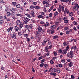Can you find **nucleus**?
Listing matches in <instances>:
<instances>
[{
  "label": "nucleus",
  "instance_id": "obj_51",
  "mask_svg": "<svg viewBox=\"0 0 79 79\" xmlns=\"http://www.w3.org/2000/svg\"><path fill=\"white\" fill-rule=\"evenodd\" d=\"M49 31L51 34H53L54 33V31L49 30Z\"/></svg>",
  "mask_w": 79,
  "mask_h": 79
},
{
  "label": "nucleus",
  "instance_id": "obj_37",
  "mask_svg": "<svg viewBox=\"0 0 79 79\" xmlns=\"http://www.w3.org/2000/svg\"><path fill=\"white\" fill-rule=\"evenodd\" d=\"M12 10H13V11H14V12L17 11V10H18V9H17L15 8H12Z\"/></svg>",
  "mask_w": 79,
  "mask_h": 79
},
{
  "label": "nucleus",
  "instance_id": "obj_50",
  "mask_svg": "<svg viewBox=\"0 0 79 79\" xmlns=\"http://www.w3.org/2000/svg\"><path fill=\"white\" fill-rule=\"evenodd\" d=\"M57 71L58 73H60L61 72V70L60 69H59Z\"/></svg>",
  "mask_w": 79,
  "mask_h": 79
},
{
  "label": "nucleus",
  "instance_id": "obj_33",
  "mask_svg": "<svg viewBox=\"0 0 79 79\" xmlns=\"http://www.w3.org/2000/svg\"><path fill=\"white\" fill-rule=\"evenodd\" d=\"M64 29L65 31H69V27H64Z\"/></svg>",
  "mask_w": 79,
  "mask_h": 79
},
{
  "label": "nucleus",
  "instance_id": "obj_23",
  "mask_svg": "<svg viewBox=\"0 0 79 79\" xmlns=\"http://www.w3.org/2000/svg\"><path fill=\"white\" fill-rule=\"evenodd\" d=\"M14 29L16 31H18V30H19V28H18V27L17 26H15V27Z\"/></svg>",
  "mask_w": 79,
  "mask_h": 79
},
{
  "label": "nucleus",
  "instance_id": "obj_27",
  "mask_svg": "<svg viewBox=\"0 0 79 79\" xmlns=\"http://www.w3.org/2000/svg\"><path fill=\"white\" fill-rule=\"evenodd\" d=\"M56 69L55 68L52 69V73H55L56 71Z\"/></svg>",
  "mask_w": 79,
  "mask_h": 79
},
{
  "label": "nucleus",
  "instance_id": "obj_5",
  "mask_svg": "<svg viewBox=\"0 0 79 79\" xmlns=\"http://www.w3.org/2000/svg\"><path fill=\"white\" fill-rule=\"evenodd\" d=\"M61 10L62 11H64V6H62L61 5H60L59 6L58 11L59 12H60L61 11Z\"/></svg>",
  "mask_w": 79,
  "mask_h": 79
},
{
  "label": "nucleus",
  "instance_id": "obj_19",
  "mask_svg": "<svg viewBox=\"0 0 79 79\" xmlns=\"http://www.w3.org/2000/svg\"><path fill=\"white\" fill-rule=\"evenodd\" d=\"M55 27H56V26H55V25H52L51 27L50 28L51 29L53 30V29H55Z\"/></svg>",
  "mask_w": 79,
  "mask_h": 79
},
{
  "label": "nucleus",
  "instance_id": "obj_24",
  "mask_svg": "<svg viewBox=\"0 0 79 79\" xmlns=\"http://www.w3.org/2000/svg\"><path fill=\"white\" fill-rule=\"evenodd\" d=\"M75 6L77 10L79 9V5H78V4H77V3L75 5Z\"/></svg>",
  "mask_w": 79,
  "mask_h": 79
},
{
  "label": "nucleus",
  "instance_id": "obj_42",
  "mask_svg": "<svg viewBox=\"0 0 79 79\" xmlns=\"http://www.w3.org/2000/svg\"><path fill=\"white\" fill-rule=\"evenodd\" d=\"M53 54H54V56H56L57 55V52L55 51L53 52Z\"/></svg>",
  "mask_w": 79,
  "mask_h": 79
},
{
  "label": "nucleus",
  "instance_id": "obj_56",
  "mask_svg": "<svg viewBox=\"0 0 79 79\" xmlns=\"http://www.w3.org/2000/svg\"><path fill=\"white\" fill-rule=\"evenodd\" d=\"M8 8L7 7H6L5 11H6V12H8Z\"/></svg>",
  "mask_w": 79,
  "mask_h": 79
},
{
  "label": "nucleus",
  "instance_id": "obj_9",
  "mask_svg": "<svg viewBox=\"0 0 79 79\" xmlns=\"http://www.w3.org/2000/svg\"><path fill=\"white\" fill-rule=\"evenodd\" d=\"M37 17L39 19H40V18H42L43 19H45V17L44 16L42 15H39Z\"/></svg>",
  "mask_w": 79,
  "mask_h": 79
},
{
  "label": "nucleus",
  "instance_id": "obj_21",
  "mask_svg": "<svg viewBox=\"0 0 79 79\" xmlns=\"http://www.w3.org/2000/svg\"><path fill=\"white\" fill-rule=\"evenodd\" d=\"M61 19H57L56 21V23H61Z\"/></svg>",
  "mask_w": 79,
  "mask_h": 79
},
{
  "label": "nucleus",
  "instance_id": "obj_8",
  "mask_svg": "<svg viewBox=\"0 0 79 79\" xmlns=\"http://www.w3.org/2000/svg\"><path fill=\"white\" fill-rule=\"evenodd\" d=\"M25 27L26 29H31L32 27V24H30V25H25Z\"/></svg>",
  "mask_w": 79,
  "mask_h": 79
},
{
  "label": "nucleus",
  "instance_id": "obj_64",
  "mask_svg": "<svg viewBox=\"0 0 79 79\" xmlns=\"http://www.w3.org/2000/svg\"><path fill=\"white\" fill-rule=\"evenodd\" d=\"M73 30H74V31H77V28H76V27H73Z\"/></svg>",
  "mask_w": 79,
  "mask_h": 79
},
{
  "label": "nucleus",
  "instance_id": "obj_44",
  "mask_svg": "<svg viewBox=\"0 0 79 79\" xmlns=\"http://www.w3.org/2000/svg\"><path fill=\"white\" fill-rule=\"evenodd\" d=\"M50 6V5L49 4V3H48V2L46 3V6H45L46 7H48V6Z\"/></svg>",
  "mask_w": 79,
  "mask_h": 79
},
{
  "label": "nucleus",
  "instance_id": "obj_45",
  "mask_svg": "<svg viewBox=\"0 0 79 79\" xmlns=\"http://www.w3.org/2000/svg\"><path fill=\"white\" fill-rule=\"evenodd\" d=\"M43 58V56H41L40 57H39L38 59V60H40L41 59H42V58Z\"/></svg>",
  "mask_w": 79,
  "mask_h": 79
},
{
  "label": "nucleus",
  "instance_id": "obj_35",
  "mask_svg": "<svg viewBox=\"0 0 79 79\" xmlns=\"http://www.w3.org/2000/svg\"><path fill=\"white\" fill-rule=\"evenodd\" d=\"M16 7L17 8H19L21 7V5L20 4H18L16 5Z\"/></svg>",
  "mask_w": 79,
  "mask_h": 79
},
{
  "label": "nucleus",
  "instance_id": "obj_43",
  "mask_svg": "<svg viewBox=\"0 0 79 79\" xmlns=\"http://www.w3.org/2000/svg\"><path fill=\"white\" fill-rule=\"evenodd\" d=\"M18 35H19V36H21L22 35V33H21V32H18Z\"/></svg>",
  "mask_w": 79,
  "mask_h": 79
},
{
  "label": "nucleus",
  "instance_id": "obj_25",
  "mask_svg": "<svg viewBox=\"0 0 79 79\" xmlns=\"http://www.w3.org/2000/svg\"><path fill=\"white\" fill-rule=\"evenodd\" d=\"M34 8L36 10H39V9H40V7H39L37 6H35Z\"/></svg>",
  "mask_w": 79,
  "mask_h": 79
},
{
  "label": "nucleus",
  "instance_id": "obj_26",
  "mask_svg": "<svg viewBox=\"0 0 79 79\" xmlns=\"http://www.w3.org/2000/svg\"><path fill=\"white\" fill-rule=\"evenodd\" d=\"M16 15L17 16H19V17H22V16H23L22 14L18 13H17Z\"/></svg>",
  "mask_w": 79,
  "mask_h": 79
},
{
  "label": "nucleus",
  "instance_id": "obj_60",
  "mask_svg": "<svg viewBox=\"0 0 79 79\" xmlns=\"http://www.w3.org/2000/svg\"><path fill=\"white\" fill-rule=\"evenodd\" d=\"M48 48L46 47L45 48V52H48Z\"/></svg>",
  "mask_w": 79,
  "mask_h": 79
},
{
  "label": "nucleus",
  "instance_id": "obj_10",
  "mask_svg": "<svg viewBox=\"0 0 79 79\" xmlns=\"http://www.w3.org/2000/svg\"><path fill=\"white\" fill-rule=\"evenodd\" d=\"M73 30L71 29H70L69 31L67 30V31H66L65 32L66 34L68 35V34H70V32H72Z\"/></svg>",
  "mask_w": 79,
  "mask_h": 79
},
{
  "label": "nucleus",
  "instance_id": "obj_38",
  "mask_svg": "<svg viewBox=\"0 0 79 79\" xmlns=\"http://www.w3.org/2000/svg\"><path fill=\"white\" fill-rule=\"evenodd\" d=\"M44 66L45 69H47V68H48V64H44Z\"/></svg>",
  "mask_w": 79,
  "mask_h": 79
},
{
  "label": "nucleus",
  "instance_id": "obj_52",
  "mask_svg": "<svg viewBox=\"0 0 79 79\" xmlns=\"http://www.w3.org/2000/svg\"><path fill=\"white\" fill-rule=\"evenodd\" d=\"M71 78L72 79H74L75 78V77H74V76L73 75H71Z\"/></svg>",
  "mask_w": 79,
  "mask_h": 79
},
{
  "label": "nucleus",
  "instance_id": "obj_4",
  "mask_svg": "<svg viewBox=\"0 0 79 79\" xmlns=\"http://www.w3.org/2000/svg\"><path fill=\"white\" fill-rule=\"evenodd\" d=\"M9 25L10 27L7 30V32H10V31H12L13 29V24L10 23L9 24Z\"/></svg>",
  "mask_w": 79,
  "mask_h": 79
},
{
  "label": "nucleus",
  "instance_id": "obj_30",
  "mask_svg": "<svg viewBox=\"0 0 79 79\" xmlns=\"http://www.w3.org/2000/svg\"><path fill=\"white\" fill-rule=\"evenodd\" d=\"M53 8H54L53 6H52L50 8L49 10H48V11L50 12V11H51V10H53Z\"/></svg>",
  "mask_w": 79,
  "mask_h": 79
},
{
  "label": "nucleus",
  "instance_id": "obj_46",
  "mask_svg": "<svg viewBox=\"0 0 79 79\" xmlns=\"http://www.w3.org/2000/svg\"><path fill=\"white\" fill-rule=\"evenodd\" d=\"M44 64L42 63L40 64V67H44Z\"/></svg>",
  "mask_w": 79,
  "mask_h": 79
},
{
  "label": "nucleus",
  "instance_id": "obj_18",
  "mask_svg": "<svg viewBox=\"0 0 79 79\" xmlns=\"http://www.w3.org/2000/svg\"><path fill=\"white\" fill-rule=\"evenodd\" d=\"M48 2V1L47 0H43V3L44 4V5H45V4H47Z\"/></svg>",
  "mask_w": 79,
  "mask_h": 79
},
{
  "label": "nucleus",
  "instance_id": "obj_1",
  "mask_svg": "<svg viewBox=\"0 0 79 79\" xmlns=\"http://www.w3.org/2000/svg\"><path fill=\"white\" fill-rule=\"evenodd\" d=\"M38 31H36L35 32L36 33V37L39 38L40 37H41L43 34V33L45 32L46 31V30L44 29L43 30L42 28L40 26H38L37 28Z\"/></svg>",
  "mask_w": 79,
  "mask_h": 79
},
{
  "label": "nucleus",
  "instance_id": "obj_57",
  "mask_svg": "<svg viewBox=\"0 0 79 79\" xmlns=\"http://www.w3.org/2000/svg\"><path fill=\"white\" fill-rule=\"evenodd\" d=\"M61 62L62 63H64V62H65V60H64V59H63L61 60Z\"/></svg>",
  "mask_w": 79,
  "mask_h": 79
},
{
  "label": "nucleus",
  "instance_id": "obj_53",
  "mask_svg": "<svg viewBox=\"0 0 79 79\" xmlns=\"http://www.w3.org/2000/svg\"><path fill=\"white\" fill-rule=\"evenodd\" d=\"M6 21H7V22H9L10 21V18H8L7 19H6Z\"/></svg>",
  "mask_w": 79,
  "mask_h": 79
},
{
  "label": "nucleus",
  "instance_id": "obj_6",
  "mask_svg": "<svg viewBox=\"0 0 79 79\" xmlns=\"http://www.w3.org/2000/svg\"><path fill=\"white\" fill-rule=\"evenodd\" d=\"M71 49L72 51L74 50L75 53H77L78 49H77V46H72L71 48Z\"/></svg>",
  "mask_w": 79,
  "mask_h": 79
},
{
  "label": "nucleus",
  "instance_id": "obj_28",
  "mask_svg": "<svg viewBox=\"0 0 79 79\" xmlns=\"http://www.w3.org/2000/svg\"><path fill=\"white\" fill-rule=\"evenodd\" d=\"M60 1L62 2H65L66 3H68L69 2V0H60Z\"/></svg>",
  "mask_w": 79,
  "mask_h": 79
},
{
  "label": "nucleus",
  "instance_id": "obj_12",
  "mask_svg": "<svg viewBox=\"0 0 79 79\" xmlns=\"http://www.w3.org/2000/svg\"><path fill=\"white\" fill-rule=\"evenodd\" d=\"M43 26L44 27H48V26H50V24L46 22L44 24Z\"/></svg>",
  "mask_w": 79,
  "mask_h": 79
},
{
  "label": "nucleus",
  "instance_id": "obj_39",
  "mask_svg": "<svg viewBox=\"0 0 79 79\" xmlns=\"http://www.w3.org/2000/svg\"><path fill=\"white\" fill-rule=\"evenodd\" d=\"M24 37L26 38H28L29 37V35L28 34H25L24 35Z\"/></svg>",
  "mask_w": 79,
  "mask_h": 79
},
{
  "label": "nucleus",
  "instance_id": "obj_15",
  "mask_svg": "<svg viewBox=\"0 0 79 79\" xmlns=\"http://www.w3.org/2000/svg\"><path fill=\"white\" fill-rule=\"evenodd\" d=\"M30 14L32 17H35V15H34V12L33 11H31Z\"/></svg>",
  "mask_w": 79,
  "mask_h": 79
},
{
  "label": "nucleus",
  "instance_id": "obj_62",
  "mask_svg": "<svg viewBox=\"0 0 79 79\" xmlns=\"http://www.w3.org/2000/svg\"><path fill=\"white\" fill-rule=\"evenodd\" d=\"M45 61V59H43L42 60H41V62L42 63H44V61Z\"/></svg>",
  "mask_w": 79,
  "mask_h": 79
},
{
  "label": "nucleus",
  "instance_id": "obj_34",
  "mask_svg": "<svg viewBox=\"0 0 79 79\" xmlns=\"http://www.w3.org/2000/svg\"><path fill=\"white\" fill-rule=\"evenodd\" d=\"M64 45L65 46V47H66V46H68V43L64 42L63 43Z\"/></svg>",
  "mask_w": 79,
  "mask_h": 79
},
{
  "label": "nucleus",
  "instance_id": "obj_16",
  "mask_svg": "<svg viewBox=\"0 0 79 79\" xmlns=\"http://www.w3.org/2000/svg\"><path fill=\"white\" fill-rule=\"evenodd\" d=\"M23 23H21L19 24V27L20 29H21L22 27H23Z\"/></svg>",
  "mask_w": 79,
  "mask_h": 79
},
{
  "label": "nucleus",
  "instance_id": "obj_36",
  "mask_svg": "<svg viewBox=\"0 0 79 79\" xmlns=\"http://www.w3.org/2000/svg\"><path fill=\"white\" fill-rule=\"evenodd\" d=\"M58 15V12L57 11H56L54 14V16H56V15Z\"/></svg>",
  "mask_w": 79,
  "mask_h": 79
},
{
  "label": "nucleus",
  "instance_id": "obj_55",
  "mask_svg": "<svg viewBox=\"0 0 79 79\" xmlns=\"http://www.w3.org/2000/svg\"><path fill=\"white\" fill-rule=\"evenodd\" d=\"M73 40H74V39H70L69 42H72L73 41Z\"/></svg>",
  "mask_w": 79,
  "mask_h": 79
},
{
  "label": "nucleus",
  "instance_id": "obj_20",
  "mask_svg": "<svg viewBox=\"0 0 79 79\" xmlns=\"http://www.w3.org/2000/svg\"><path fill=\"white\" fill-rule=\"evenodd\" d=\"M35 7L33 5H31L30 6V9L31 10H34V9Z\"/></svg>",
  "mask_w": 79,
  "mask_h": 79
},
{
  "label": "nucleus",
  "instance_id": "obj_54",
  "mask_svg": "<svg viewBox=\"0 0 79 79\" xmlns=\"http://www.w3.org/2000/svg\"><path fill=\"white\" fill-rule=\"evenodd\" d=\"M73 24L74 25H77V23L76 22L74 21L73 22Z\"/></svg>",
  "mask_w": 79,
  "mask_h": 79
},
{
  "label": "nucleus",
  "instance_id": "obj_32",
  "mask_svg": "<svg viewBox=\"0 0 79 79\" xmlns=\"http://www.w3.org/2000/svg\"><path fill=\"white\" fill-rule=\"evenodd\" d=\"M50 63L51 64H54V61L53 59H52L50 60Z\"/></svg>",
  "mask_w": 79,
  "mask_h": 79
},
{
  "label": "nucleus",
  "instance_id": "obj_47",
  "mask_svg": "<svg viewBox=\"0 0 79 79\" xmlns=\"http://www.w3.org/2000/svg\"><path fill=\"white\" fill-rule=\"evenodd\" d=\"M15 23L16 24H19V23H20V20H17L16 21Z\"/></svg>",
  "mask_w": 79,
  "mask_h": 79
},
{
  "label": "nucleus",
  "instance_id": "obj_11",
  "mask_svg": "<svg viewBox=\"0 0 79 79\" xmlns=\"http://www.w3.org/2000/svg\"><path fill=\"white\" fill-rule=\"evenodd\" d=\"M63 20L64 21V23H68V21L67 19V17H64L63 19Z\"/></svg>",
  "mask_w": 79,
  "mask_h": 79
},
{
  "label": "nucleus",
  "instance_id": "obj_7",
  "mask_svg": "<svg viewBox=\"0 0 79 79\" xmlns=\"http://www.w3.org/2000/svg\"><path fill=\"white\" fill-rule=\"evenodd\" d=\"M10 37L11 38H14V39H16V33L14 32L12 34H10Z\"/></svg>",
  "mask_w": 79,
  "mask_h": 79
},
{
  "label": "nucleus",
  "instance_id": "obj_63",
  "mask_svg": "<svg viewBox=\"0 0 79 79\" xmlns=\"http://www.w3.org/2000/svg\"><path fill=\"white\" fill-rule=\"evenodd\" d=\"M67 56H68V57H69L70 56H71V55H70V53L69 52L68 53L67 55Z\"/></svg>",
  "mask_w": 79,
  "mask_h": 79
},
{
  "label": "nucleus",
  "instance_id": "obj_41",
  "mask_svg": "<svg viewBox=\"0 0 79 79\" xmlns=\"http://www.w3.org/2000/svg\"><path fill=\"white\" fill-rule=\"evenodd\" d=\"M69 45H68L66 48H65V50H67V52H68V50H69Z\"/></svg>",
  "mask_w": 79,
  "mask_h": 79
},
{
  "label": "nucleus",
  "instance_id": "obj_3",
  "mask_svg": "<svg viewBox=\"0 0 79 79\" xmlns=\"http://www.w3.org/2000/svg\"><path fill=\"white\" fill-rule=\"evenodd\" d=\"M58 52L59 53L63 54V55H65L66 53H67V50L66 49L63 50H61V49L58 50Z\"/></svg>",
  "mask_w": 79,
  "mask_h": 79
},
{
  "label": "nucleus",
  "instance_id": "obj_40",
  "mask_svg": "<svg viewBox=\"0 0 79 79\" xmlns=\"http://www.w3.org/2000/svg\"><path fill=\"white\" fill-rule=\"evenodd\" d=\"M58 37V36L57 35H56L54 36L53 37V39H57V38Z\"/></svg>",
  "mask_w": 79,
  "mask_h": 79
},
{
  "label": "nucleus",
  "instance_id": "obj_48",
  "mask_svg": "<svg viewBox=\"0 0 79 79\" xmlns=\"http://www.w3.org/2000/svg\"><path fill=\"white\" fill-rule=\"evenodd\" d=\"M40 15H45V13H44V12H40Z\"/></svg>",
  "mask_w": 79,
  "mask_h": 79
},
{
  "label": "nucleus",
  "instance_id": "obj_29",
  "mask_svg": "<svg viewBox=\"0 0 79 79\" xmlns=\"http://www.w3.org/2000/svg\"><path fill=\"white\" fill-rule=\"evenodd\" d=\"M12 5H13V6H16V5H17V2H12Z\"/></svg>",
  "mask_w": 79,
  "mask_h": 79
},
{
  "label": "nucleus",
  "instance_id": "obj_58",
  "mask_svg": "<svg viewBox=\"0 0 79 79\" xmlns=\"http://www.w3.org/2000/svg\"><path fill=\"white\" fill-rule=\"evenodd\" d=\"M58 66L60 68H61V67L63 66V65H62V64H59Z\"/></svg>",
  "mask_w": 79,
  "mask_h": 79
},
{
  "label": "nucleus",
  "instance_id": "obj_14",
  "mask_svg": "<svg viewBox=\"0 0 79 79\" xmlns=\"http://www.w3.org/2000/svg\"><path fill=\"white\" fill-rule=\"evenodd\" d=\"M73 51H70V57L72 58L73 57Z\"/></svg>",
  "mask_w": 79,
  "mask_h": 79
},
{
  "label": "nucleus",
  "instance_id": "obj_61",
  "mask_svg": "<svg viewBox=\"0 0 79 79\" xmlns=\"http://www.w3.org/2000/svg\"><path fill=\"white\" fill-rule=\"evenodd\" d=\"M6 15H7V16H9L10 15V13L9 12H7L6 13Z\"/></svg>",
  "mask_w": 79,
  "mask_h": 79
},
{
  "label": "nucleus",
  "instance_id": "obj_2",
  "mask_svg": "<svg viewBox=\"0 0 79 79\" xmlns=\"http://www.w3.org/2000/svg\"><path fill=\"white\" fill-rule=\"evenodd\" d=\"M30 19L27 17H24V19H23V24H27V22L28 21H30Z\"/></svg>",
  "mask_w": 79,
  "mask_h": 79
},
{
  "label": "nucleus",
  "instance_id": "obj_22",
  "mask_svg": "<svg viewBox=\"0 0 79 79\" xmlns=\"http://www.w3.org/2000/svg\"><path fill=\"white\" fill-rule=\"evenodd\" d=\"M50 40V39L48 38H46L45 39H44V41L46 42H48V41Z\"/></svg>",
  "mask_w": 79,
  "mask_h": 79
},
{
  "label": "nucleus",
  "instance_id": "obj_31",
  "mask_svg": "<svg viewBox=\"0 0 79 79\" xmlns=\"http://www.w3.org/2000/svg\"><path fill=\"white\" fill-rule=\"evenodd\" d=\"M67 11H68V8H65V11L64 10V11H63V12H64V14H66V13H67Z\"/></svg>",
  "mask_w": 79,
  "mask_h": 79
},
{
  "label": "nucleus",
  "instance_id": "obj_17",
  "mask_svg": "<svg viewBox=\"0 0 79 79\" xmlns=\"http://www.w3.org/2000/svg\"><path fill=\"white\" fill-rule=\"evenodd\" d=\"M74 15V13L73 12H70L69 13V15L70 16H73Z\"/></svg>",
  "mask_w": 79,
  "mask_h": 79
},
{
  "label": "nucleus",
  "instance_id": "obj_59",
  "mask_svg": "<svg viewBox=\"0 0 79 79\" xmlns=\"http://www.w3.org/2000/svg\"><path fill=\"white\" fill-rule=\"evenodd\" d=\"M3 23V20H0V24H2Z\"/></svg>",
  "mask_w": 79,
  "mask_h": 79
},
{
  "label": "nucleus",
  "instance_id": "obj_49",
  "mask_svg": "<svg viewBox=\"0 0 79 79\" xmlns=\"http://www.w3.org/2000/svg\"><path fill=\"white\" fill-rule=\"evenodd\" d=\"M76 10V7L75 6H74L73 7V11H75Z\"/></svg>",
  "mask_w": 79,
  "mask_h": 79
},
{
  "label": "nucleus",
  "instance_id": "obj_13",
  "mask_svg": "<svg viewBox=\"0 0 79 79\" xmlns=\"http://www.w3.org/2000/svg\"><path fill=\"white\" fill-rule=\"evenodd\" d=\"M68 65L69 67H72L73 65V63L72 61H71L68 64Z\"/></svg>",
  "mask_w": 79,
  "mask_h": 79
}]
</instances>
